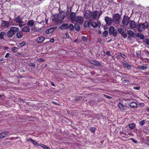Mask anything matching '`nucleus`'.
I'll return each instance as SVG.
<instances>
[{"label": "nucleus", "mask_w": 149, "mask_h": 149, "mask_svg": "<svg viewBox=\"0 0 149 149\" xmlns=\"http://www.w3.org/2000/svg\"><path fill=\"white\" fill-rule=\"evenodd\" d=\"M50 84H51V85H52V86H56L55 85V84H54V82H51Z\"/></svg>", "instance_id": "680f3d73"}, {"label": "nucleus", "mask_w": 149, "mask_h": 149, "mask_svg": "<svg viewBox=\"0 0 149 149\" xmlns=\"http://www.w3.org/2000/svg\"><path fill=\"white\" fill-rule=\"evenodd\" d=\"M42 148L44 149H50L49 148L45 145Z\"/></svg>", "instance_id": "8fccbe9b"}, {"label": "nucleus", "mask_w": 149, "mask_h": 149, "mask_svg": "<svg viewBox=\"0 0 149 149\" xmlns=\"http://www.w3.org/2000/svg\"><path fill=\"white\" fill-rule=\"evenodd\" d=\"M65 36H66V37L67 38H69V35L68 33H66V34H65Z\"/></svg>", "instance_id": "052dcab7"}, {"label": "nucleus", "mask_w": 149, "mask_h": 149, "mask_svg": "<svg viewBox=\"0 0 149 149\" xmlns=\"http://www.w3.org/2000/svg\"><path fill=\"white\" fill-rule=\"evenodd\" d=\"M26 43L24 42L19 43L18 44L17 46L19 47H22L26 44Z\"/></svg>", "instance_id": "2f4dec72"}, {"label": "nucleus", "mask_w": 149, "mask_h": 149, "mask_svg": "<svg viewBox=\"0 0 149 149\" xmlns=\"http://www.w3.org/2000/svg\"><path fill=\"white\" fill-rule=\"evenodd\" d=\"M10 55V54L9 53H7L6 54V55L5 56V57L6 58H7Z\"/></svg>", "instance_id": "603ef678"}, {"label": "nucleus", "mask_w": 149, "mask_h": 149, "mask_svg": "<svg viewBox=\"0 0 149 149\" xmlns=\"http://www.w3.org/2000/svg\"><path fill=\"white\" fill-rule=\"evenodd\" d=\"M16 36L17 38H20L22 37L23 36V34L21 31H18Z\"/></svg>", "instance_id": "6ab92c4d"}, {"label": "nucleus", "mask_w": 149, "mask_h": 149, "mask_svg": "<svg viewBox=\"0 0 149 149\" xmlns=\"http://www.w3.org/2000/svg\"><path fill=\"white\" fill-rule=\"evenodd\" d=\"M75 29L77 31H79L80 30V26L78 25H76L75 26Z\"/></svg>", "instance_id": "79ce46f5"}, {"label": "nucleus", "mask_w": 149, "mask_h": 149, "mask_svg": "<svg viewBox=\"0 0 149 149\" xmlns=\"http://www.w3.org/2000/svg\"><path fill=\"white\" fill-rule=\"evenodd\" d=\"M108 34V31H105L103 33V35L104 37H106Z\"/></svg>", "instance_id": "ea45409f"}, {"label": "nucleus", "mask_w": 149, "mask_h": 149, "mask_svg": "<svg viewBox=\"0 0 149 149\" xmlns=\"http://www.w3.org/2000/svg\"><path fill=\"white\" fill-rule=\"evenodd\" d=\"M3 49L5 50L7 49H8V47H4Z\"/></svg>", "instance_id": "0e129e2a"}, {"label": "nucleus", "mask_w": 149, "mask_h": 149, "mask_svg": "<svg viewBox=\"0 0 149 149\" xmlns=\"http://www.w3.org/2000/svg\"><path fill=\"white\" fill-rule=\"evenodd\" d=\"M28 141H29L33 143V144L35 146L37 145L38 146H39V145L38 144L36 141L31 139H28Z\"/></svg>", "instance_id": "393cba45"}, {"label": "nucleus", "mask_w": 149, "mask_h": 149, "mask_svg": "<svg viewBox=\"0 0 149 149\" xmlns=\"http://www.w3.org/2000/svg\"><path fill=\"white\" fill-rule=\"evenodd\" d=\"M120 56L123 58L125 59V56L124 54L121 53L120 54Z\"/></svg>", "instance_id": "3c124183"}, {"label": "nucleus", "mask_w": 149, "mask_h": 149, "mask_svg": "<svg viewBox=\"0 0 149 149\" xmlns=\"http://www.w3.org/2000/svg\"><path fill=\"white\" fill-rule=\"evenodd\" d=\"M130 20L129 18L127 16H124L122 22L123 24L127 25L128 24Z\"/></svg>", "instance_id": "1a4fd4ad"}, {"label": "nucleus", "mask_w": 149, "mask_h": 149, "mask_svg": "<svg viewBox=\"0 0 149 149\" xmlns=\"http://www.w3.org/2000/svg\"><path fill=\"white\" fill-rule=\"evenodd\" d=\"M68 27L69 26L68 24H63L60 26L59 28L61 29L64 30L67 29Z\"/></svg>", "instance_id": "2eb2a0df"}, {"label": "nucleus", "mask_w": 149, "mask_h": 149, "mask_svg": "<svg viewBox=\"0 0 149 149\" xmlns=\"http://www.w3.org/2000/svg\"><path fill=\"white\" fill-rule=\"evenodd\" d=\"M66 15V13L65 12H62L60 13V17L61 19H64Z\"/></svg>", "instance_id": "412c9836"}, {"label": "nucleus", "mask_w": 149, "mask_h": 149, "mask_svg": "<svg viewBox=\"0 0 149 149\" xmlns=\"http://www.w3.org/2000/svg\"><path fill=\"white\" fill-rule=\"evenodd\" d=\"M70 29L71 30H73L74 29V26L72 24H70L69 26Z\"/></svg>", "instance_id": "58836bf2"}, {"label": "nucleus", "mask_w": 149, "mask_h": 149, "mask_svg": "<svg viewBox=\"0 0 149 149\" xmlns=\"http://www.w3.org/2000/svg\"><path fill=\"white\" fill-rule=\"evenodd\" d=\"M91 22V19H90L88 21H86L84 25V27L85 28L89 27Z\"/></svg>", "instance_id": "a211bd4d"}, {"label": "nucleus", "mask_w": 149, "mask_h": 149, "mask_svg": "<svg viewBox=\"0 0 149 149\" xmlns=\"http://www.w3.org/2000/svg\"><path fill=\"white\" fill-rule=\"evenodd\" d=\"M56 28V27H53L50 28L45 31V33L47 34H49L52 32Z\"/></svg>", "instance_id": "4468645a"}, {"label": "nucleus", "mask_w": 149, "mask_h": 149, "mask_svg": "<svg viewBox=\"0 0 149 149\" xmlns=\"http://www.w3.org/2000/svg\"><path fill=\"white\" fill-rule=\"evenodd\" d=\"M29 65L31 66H33V67H35V65L33 63H30Z\"/></svg>", "instance_id": "5fc2aeb1"}, {"label": "nucleus", "mask_w": 149, "mask_h": 149, "mask_svg": "<svg viewBox=\"0 0 149 149\" xmlns=\"http://www.w3.org/2000/svg\"><path fill=\"white\" fill-rule=\"evenodd\" d=\"M7 133L6 132H3L0 134V138H2L7 136Z\"/></svg>", "instance_id": "b1692460"}, {"label": "nucleus", "mask_w": 149, "mask_h": 149, "mask_svg": "<svg viewBox=\"0 0 149 149\" xmlns=\"http://www.w3.org/2000/svg\"><path fill=\"white\" fill-rule=\"evenodd\" d=\"M59 17L58 15L56 14L53 16L52 17V20L53 21H55L56 22L58 20Z\"/></svg>", "instance_id": "4be33fe9"}, {"label": "nucleus", "mask_w": 149, "mask_h": 149, "mask_svg": "<svg viewBox=\"0 0 149 149\" xmlns=\"http://www.w3.org/2000/svg\"><path fill=\"white\" fill-rule=\"evenodd\" d=\"M45 39V37L40 36L36 39V42L38 43H40L43 42Z\"/></svg>", "instance_id": "f8f14e48"}, {"label": "nucleus", "mask_w": 149, "mask_h": 149, "mask_svg": "<svg viewBox=\"0 0 149 149\" xmlns=\"http://www.w3.org/2000/svg\"><path fill=\"white\" fill-rule=\"evenodd\" d=\"M18 48L16 47H13L12 48V51L14 52H16L17 51Z\"/></svg>", "instance_id": "4c0bfd02"}, {"label": "nucleus", "mask_w": 149, "mask_h": 149, "mask_svg": "<svg viewBox=\"0 0 149 149\" xmlns=\"http://www.w3.org/2000/svg\"><path fill=\"white\" fill-rule=\"evenodd\" d=\"M134 88L136 89V90H138L140 88V87L139 86V87H134Z\"/></svg>", "instance_id": "4d7b16f0"}, {"label": "nucleus", "mask_w": 149, "mask_h": 149, "mask_svg": "<svg viewBox=\"0 0 149 149\" xmlns=\"http://www.w3.org/2000/svg\"><path fill=\"white\" fill-rule=\"evenodd\" d=\"M136 36L139 37L141 39L143 40V39L144 38V36L142 34L137 33Z\"/></svg>", "instance_id": "c756f323"}, {"label": "nucleus", "mask_w": 149, "mask_h": 149, "mask_svg": "<svg viewBox=\"0 0 149 149\" xmlns=\"http://www.w3.org/2000/svg\"><path fill=\"white\" fill-rule=\"evenodd\" d=\"M104 96L106 98H108V99H110L111 98V97H110V96H108V95H104Z\"/></svg>", "instance_id": "864d4df0"}, {"label": "nucleus", "mask_w": 149, "mask_h": 149, "mask_svg": "<svg viewBox=\"0 0 149 149\" xmlns=\"http://www.w3.org/2000/svg\"><path fill=\"white\" fill-rule=\"evenodd\" d=\"M113 21L115 24H119L120 22V17L119 14L116 13L115 14L113 17Z\"/></svg>", "instance_id": "20e7f679"}, {"label": "nucleus", "mask_w": 149, "mask_h": 149, "mask_svg": "<svg viewBox=\"0 0 149 149\" xmlns=\"http://www.w3.org/2000/svg\"><path fill=\"white\" fill-rule=\"evenodd\" d=\"M146 24L147 22H145L143 23H140L137 26V29L139 32H141L142 30H144L146 28Z\"/></svg>", "instance_id": "f03ea898"}, {"label": "nucleus", "mask_w": 149, "mask_h": 149, "mask_svg": "<svg viewBox=\"0 0 149 149\" xmlns=\"http://www.w3.org/2000/svg\"><path fill=\"white\" fill-rule=\"evenodd\" d=\"M146 28L148 29V30H149V24H148V23L147 22V24H146Z\"/></svg>", "instance_id": "13d9d810"}, {"label": "nucleus", "mask_w": 149, "mask_h": 149, "mask_svg": "<svg viewBox=\"0 0 149 149\" xmlns=\"http://www.w3.org/2000/svg\"><path fill=\"white\" fill-rule=\"evenodd\" d=\"M14 21L16 23H19V26L20 27L25 25V24L23 21L22 19L19 16H18L17 17L15 18Z\"/></svg>", "instance_id": "7ed1b4c3"}, {"label": "nucleus", "mask_w": 149, "mask_h": 149, "mask_svg": "<svg viewBox=\"0 0 149 149\" xmlns=\"http://www.w3.org/2000/svg\"><path fill=\"white\" fill-rule=\"evenodd\" d=\"M147 144L148 145H149V140H147Z\"/></svg>", "instance_id": "338daca9"}, {"label": "nucleus", "mask_w": 149, "mask_h": 149, "mask_svg": "<svg viewBox=\"0 0 149 149\" xmlns=\"http://www.w3.org/2000/svg\"><path fill=\"white\" fill-rule=\"evenodd\" d=\"M97 26L100 27L101 25V23L100 21H98L97 23Z\"/></svg>", "instance_id": "09e8293b"}, {"label": "nucleus", "mask_w": 149, "mask_h": 149, "mask_svg": "<svg viewBox=\"0 0 149 149\" xmlns=\"http://www.w3.org/2000/svg\"><path fill=\"white\" fill-rule=\"evenodd\" d=\"M30 28L29 26H26L22 29V31L24 32H29L30 31Z\"/></svg>", "instance_id": "f3484780"}, {"label": "nucleus", "mask_w": 149, "mask_h": 149, "mask_svg": "<svg viewBox=\"0 0 149 149\" xmlns=\"http://www.w3.org/2000/svg\"><path fill=\"white\" fill-rule=\"evenodd\" d=\"M82 40L86 42L87 40V38L86 37L83 36L82 38Z\"/></svg>", "instance_id": "a18cd8bd"}, {"label": "nucleus", "mask_w": 149, "mask_h": 149, "mask_svg": "<svg viewBox=\"0 0 149 149\" xmlns=\"http://www.w3.org/2000/svg\"><path fill=\"white\" fill-rule=\"evenodd\" d=\"M139 68L141 70H144L147 68V67L145 64V65H143L139 67Z\"/></svg>", "instance_id": "7c9ffc66"}, {"label": "nucleus", "mask_w": 149, "mask_h": 149, "mask_svg": "<svg viewBox=\"0 0 149 149\" xmlns=\"http://www.w3.org/2000/svg\"><path fill=\"white\" fill-rule=\"evenodd\" d=\"M118 31L119 33L121 34L124 32V30L122 28H120L118 29Z\"/></svg>", "instance_id": "72a5a7b5"}, {"label": "nucleus", "mask_w": 149, "mask_h": 149, "mask_svg": "<svg viewBox=\"0 0 149 149\" xmlns=\"http://www.w3.org/2000/svg\"><path fill=\"white\" fill-rule=\"evenodd\" d=\"M54 41V38H52L50 40V42L51 43H53Z\"/></svg>", "instance_id": "bf43d9fd"}, {"label": "nucleus", "mask_w": 149, "mask_h": 149, "mask_svg": "<svg viewBox=\"0 0 149 149\" xmlns=\"http://www.w3.org/2000/svg\"><path fill=\"white\" fill-rule=\"evenodd\" d=\"M7 34L8 37L9 38L12 37L14 35L13 32L10 29L8 32Z\"/></svg>", "instance_id": "5701e85b"}, {"label": "nucleus", "mask_w": 149, "mask_h": 149, "mask_svg": "<svg viewBox=\"0 0 149 149\" xmlns=\"http://www.w3.org/2000/svg\"><path fill=\"white\" fill-rule=\"evenodd\" d=\"M75 13L72 12L71 13L70 16V18L71 20V22L74 23L76 22L77 23L81 24L84 20V17L81 16H75Z\"/></svg>", "instance_id": "f257e3e1"}, {"label": "nucleus", "mask_w": 149, "mask_h": 149, "mask_svg": "<svg viewBox=\"0 0 149 149\" xmlns=\"http://www.w3.org/2000/svg\"><path fill=\"white\" fill-rule=\"evenodd\" d=\"M124 66L126 67V68H128V69H130V68H131V66L130 65H129L127 63H124Z\"/></svg>", "instance_id": "f704fd0d"}, {"label": "nucleus", "mask_w": 149, "mask_h": 149, "mask_svg": "<svg viewBox=\"0 0 149 149\" xmlns=\"http://www.w3.org/2000/svg\"><path fill=\"white\" fill-rule=\"evenodd\" d=\"M6 35V33L5 32L2 31L0 33V39H3V36Z\"/></svg>", "instance_id": "c85d7f7f"}, {"label": "nucleus", "mask_w": 149, "mask_h": 149, "mask_svg": "<svg viewBox=\"0 0 149 149\" xmlns=\"http://www.w3.org/2000/svg\"><path fill=\"white\" fill-rule=\"evenodd\" d=\"M105 20L107 24L109 25H110L113 21L111 18L108 17H106L105 18Z\"/></svg>", "instance_id": "9b49d317"}, {"label": "nucleus", "mask_w": 149, "mask_h": 149, "mask_svg": "<svg viewBox=\"0 0 149 149\" xmlns=\"http://www.w3.org/2000/svg\"><path fill=\"white\" fill-rule=\"evenodd\" d=\"M35 21L33 20H30L29 21L27 24L31 27H33L35 26Z\"/></svg>", "instance_id": "ddd939ff"}, {"label": "nucleus", "mask_w": 149, "mask_h": 149, "mask_svg": "<svg viewBox=\"0 0 149 149\" xmlns=\"http://www.w3.org/2000/svg\"><path fill=\"white\" fill-rule=\"evenodd\" d=\"M89 62L91 63L94 65H98L99 63V62L98 61L94 60H90L89 61Z\"/></svg>", "instance_id": "a878e982"}, {"label": "nucleus", "mask_w": 149, "mask_h": 149, "mask_svg": "<svg viewBox=\"0 0 149 149\" xmlns=\"http://www.w3.org/2000/svg\"><path fill=\"white\" fill-rule=\"evenodd\" d=\"M129 105L132 108H137V104L134 102H131L129 103Z\"/></svg>", "instance_id": "dca6fc26"}, {"label": "nucleus", "mask_w": 149, "mask_h": 149, "mask_svg": "<svg viewBox=\"0 0 149 149\" xmlns=\"http://www.w3.org/2000/svg\"><path fill=\"white\" fill-rule=\"evenodd\" d=\"M90 24L93 27L95 28L97 27V23L95 22L92 21V20Z\"/></svg>", "instance_id": "cd10ccee"}, {"label": "nucleus", "mask_w": 149, "mask_h": 149, "mask_svg": "<svg viewBox=\"0 0 149 149\" xmlns=\"http://www.w3.org/2000/svg\"><path fill=\"white\" fill-rule=\"evenodd\" d=\"M34 26H34L33 27H32V28H31V30L34 32L37 31H38V29Z\"/></svg>", "instance_id": "37998d69"}, {"label": "nucleus", "mask_w": 149, "mask_h": 149, "mask_svg": "<svg viewBox=\"0 0 149 149\" xmlns=\"http://www.w3.org/2000/svg\"><path fill=\"white\" fill-rule=\"evenodd\" d=\"M144 41L147 45L149 46V39L148 38H146L144 39Z\"/></svg>", "instance_id": "c9c22d12"}, {"label": "nucleus", "mask_w": 149, "mask_h": 149, "mask_svg": "<svg viewBox=\"0 0 149 149\" xmlns=\"http://www.w3.org/2000/svg\"><path fill=\"white\" fill-rule=\"evenodd\" d=\"M130 139L132 140L133 141V142L135 143H138V142L137 141L135 140L133 138H131Z\"/></svg>", "instance_id": "49530a36"}, {"label": "nucleus", "mask_w": 149, "mask_h": 149, "mask_svg": "<svg viewBox=\"0 0 149 149\" xmlns=\"http://www.w3.org/2000/svg\"><path fill=\"white\" fill-rule=\"evenodd\" d=\"M9 22L7 21L2 20L1 21V26L3 28H8L9 26Z\"/></svg>", "instance_id": "6e6552de"}, {"label": "nucleus", "mask_w": 149, "mask_h": 149, "mask_svg": "<svg viewBox=\"0 0 149 149\" xmlns=\"http://www.w3.org/2000/svg\"><path fill=\"white\" fill-rule=\"evenodd\" d=\"M122 35L123 37L124 38H125L127 36V34L126 33H125L124 32L122 34Z\"/></svg>", "instance_id": "c03bdc74"}, {"label": "nucleus", "mask_w": 149, "mask_h": 149, "mask_svg": "<svg viewBox=\"0 0 149 149\" xmlns=\"http://www.w3.org/2000/svg\"><path fill=\"white\" fill-rule=\"evenodd\" d=\"M117 31L115 29L113 26H111L109 29V33L110 35L113 34L114 37L116 36L117 35Z\"/></svg>", "instance_id": "39448f33"}, {"label": "nucleus", "mask_w": 149, "mask_h": 149, "mask_svg": "<svg viewBox=\"0 0 149 149\" xmlns=\"http://www.w3.org/2000/svg\"><path fill=\"white\" fill-rule=\"evenodd\" d=\"M10 29L13 32V33L15 34V33L19 31V29L17 27H11Z\"/></svg>", "instance_id": "aec40b11"}, {"label": "nucleus", "mask_w": 149, "mask_h": 149, "mask_svg": "<svg viewBox=\"0 0 149 149\" xmlns=\"http://www.w3.org/2000/svg\"><path fill=\"white\" fill-rule=\"evenodd\" d=\"M92 15V13L89 10H86L85 11L84 14V16L85 18L88 19L90 18Z\"/></svg>", "instance_id": "0eeeda50"}, {"label": "nucleus", "mask_w": 149, "mask_h": 149, "mask_svg": "<svg viewBox=\"0 0 149 149\" xmlns=\"http://www.w3.org/2000/svg\"><path fill=\"white\" fill-rule=\"evenodd\" d=\"M78 40H74V42H77Z\"/></svg>", "instance_id": "774afa93"}, {"label": "nucleus", "mask_w": 149, "mask_h": 149, "mask_svg": "<svg viewBox=\"0 0 149 149\" xmlns=\"http://www.w3.org/2000/svg\"><path fill=\"white\" fill-rule=\"evenodd\" d=\"M136 125L134 123H132L129 125V126L130 128L131 129H134L135 126Z\"/></svg>", "instance_id": "473e14b6"}, {"label": "nucleus", "mask_w": 149, "mask_h": 149, "mask_svg": "<svg viewBox=\"0 0 149 149\" xmlns=\"http://www.w3.org/2000/svg\"><path fill=\"white\" fill-rule=\"evenodd\" d=\"M128 34L132 37H134V32L131 30H128L127 31Z\"/></svg>", "instance_id": "bb28decb"}, {"label": "nucleus", "mask_w": 149, "mask_h": 149, "mask_svg": "<svg viewBox=\"0 0 149 149\" xmlns=\"http://www.w3.org/2000/svg\"><path fill=\"white\" fill-rule=\"evenodd\" d=\"M144 123H145V120H143L141 121V122H140L139 123L140 125H144Z\"/></svg>", "instance_id": "de8ad7c7"}, {"label": "nucleus", "mask_w": 149, "mask_h": 149, "mask_svg": "<svg viewBox=\"0 0 149 149\" xmlns=\"http://www.w3.org/2000/svg\"><path fill=\"white\" fill-rule=\"evenodd\" d=\"M136 55H137V56H138V57L140 55V54H139V51H137L136 52Z\"/></svg>", "instance_id": "6e6d98bb"}, {"label": "nucleus", "mask_w": 149, "mask_h": 149, "mask_svg": "<svg viewBox=\"0 0 149 149\" xmlns=\"http://www.w3.org/2000/svg\"><path fill=\"white\" fill-rule=\"evenodd\" d=\"M90 130L93 132L94 133L95 131V128L94 127H91L90 128Z\"/></svg>", "instance_id": "a19ab883"}, {"label": "nucleus", "mask_w": 149, "mask_h": 149, "mask_svg": "<svg viewBox=\"0 0 149 149\" xmlns=\"http://www.w3.org/2000/svg\"><path fill=\"white\" fill-rule=\"evenodd\" d=\"M126 82V80H124L123 81V83H125Z\"/></svg>", "instance_id": "69168bd1"}, {"label": "nucleus", "mask_w": 149, "mask_h": 149, "mask_svg": "<svg viewBox=\"0 0 149 149\" xmlns=\"http://www.w3.org/2000/svg\"><path fill=\"white\" fill-rule=\"evenodd\" d=\"M118 107L120 109L122 110H123L124 109L123 106L122 105V104L121 103H120L119 104Z\"/></svg>", "instance_id": "e433bc0d"}, {"label": "nucleus", "mask_w": 149, "mask_h": 149, "mask_svg": "<svg viewBox=\"0 0 149 149\" xmlns=\"http://www.w3.org/2000/svg\"><path fill=\"white\" fill-rule=\"evenodd\" d=\"M130 27L131 29L135 28L137 26L136 23L134 21H130L129 24Z\"/></svg>", "instance_id": "9d476101"}, {"label": "nucleus", "mask_w": 149, "mask_h": 149, "mask_svg": "<svg viewBox=\"0 0 149 149\" xmlns=\"http://www.w3.org/2000/svg\"><path fill=\"white\" fill-rule=\"evenodd\" d=\"M39 146L42 147H43L45 145L44 144H40L39 145Z\"/></svg>", "instance_id": "e2e57ef3"}, {"label": "nucleus", "mask_w": 149, "mask_h": 149, "mask_svg": "<svg viewBox=\"0 0 149 149\" xmlns=\"http://www.w3.org/2000/svg\"><path fill=\"white\" fill-rule=\"evenodd\" d=\"M101 14V13H100L99 12L95 11L93 13H92V17L95 19H98Z\"/></svg>", "instance_id": "423d86ee"}]
</instances>
